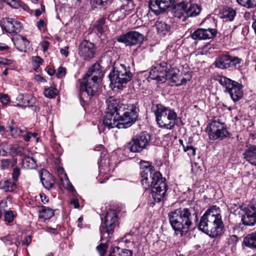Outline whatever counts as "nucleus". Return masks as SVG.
Masks as SVG:
<instances>
[{
  "label": "nucleus",
  "instance_id": "nucleus-1",
  "mask_svg": "<svg viewBox=\"0 0 256 256\" xmlns=\"http://www.w3.org/2000/svg\"><path fill=\"white\" fill-rule=\"evenodd\" d=\"M145 164H146L140 168L142 184L146 189L152 188V194L154 200L160 202L167 190L166 178H162L160 172H156L148 162H145Z\"/></svg>",
  "mask_w": 256,
  "mask_h": 256
},
{
  "label": "nucleus",
  "instance_id": "nucleus-2",
  "mask_svg": "<svg viewBox=\"0 0 256 256\" xmlns=\"http://www.w3.org/2000/svg\"><path fill=\"white\" fill-rule=\"evenodd\" d=\"M170 224L176 234L186 236L190 228L198 220V211L194 208H179L168 214Z\"/></svg>",
  "mask_w": 256,
  "mask_h": 256
},
{
  "label": "nucleus",
  "instance_id": "nucleus-3",
  "mask_svg": "<svg viewBox=\"0 0 256 256\" xmlns=\"http://www.w3.org/2000/svg\"><path fill=\"white\" fill-rule=\"evenodd\" d=\"M224 228L220 209L216 206L209 208L198 224V229L212 238L220 236Z\"/></svg>",
  "mask_w": 256,
  "mask_h": 256
},
{
  "label": "nucleus",
  "instance_id": "nucleus-4",
  "mask_svg": "<svg viewBox=\"0 0 256 256\" xmlns=\"http://www.w3.org/2000/svg\"><path fill=\"white\" fill-rule=\"evenodd\" d=\"M103 76L100 65L96 62L92 65L83 78L80 80V98L86 101L94 96L98 91V85Z\"/></svg>",
  "mask_w": 256,
  "mask_h": 256
},
{
  "label": "nucleus",
  "instance_id": "nucleus-5",
  "mask_svg": "<svg viewBox=\"0 0 256 256\" xmlns=\"http://www.w3.org/2000/svg\"><path fill=\"white\" fill-rule=\"evenodd\" d=\"M156 122L159 127L167 130H172L176 124L178 114L174 110L169 108L162 104H157L152 108Z\"/></svg>",
  "mask_w": 256,
  "mask_h": 256
},
{
  "label": "nucleus",
  "instance_id": "nucleus-6",
  "mask_svg": "<svg viewBox=\"0 0 256 256\" xmlns=\"http://www.w3.org/2000/svg\"><path fill=\"white\" fill-rule=\"evenodd\" d=\"M130 68L124 64H115L108 75L110 84L118 89L124 87L132 78Z\"/></svg>",
  "mask_w": 256,
  "mask_h": 256
},
{
  "label": "nucleus",
  "instance_id": "nucleus-7",
  "mask_svg": "<svg viewBox=\"0 0 256 256\" xmlns=\"http://www.w3.org/2000/svg\"><path fill=\"white\" fill-rule=\"evenodd\" d=\"M201 10V6L192 3L191 0H182L174 6L172 12L174 16L185 22L187 18L198 15Z\"/></svg>",
  "mask_w": 256,
  "mask_h": 256
},
{
  "label": "nucleus",
  "instance_id": "nucleus-8",
  "mask_svg": "<svg viewBox=\"0 0 256 256\" xmlns=\"http://www.w3.org/2000/svg\"><path fill=\"white\" fill-rule=\"evenodd\" d=\"M138 111L135 104H121L117 112L120 122V128H128L132 126L138 118Z\"/></svg>",
  "mask_w": 256,
  "mask_h": 256
},
{
  "label": "nucleus",
  "instance_id": "nucleus-9",
  "mask_svg": "<svg viewBox=\"0 0 256 256\" xmlns=\"http://www.w3.org/2000/svg\"><path fill=\"white\" fill-rule=\"evenodd\" d=\"M216 80L224 88V92H228L234 102L238 101L243 96L242 85L223 76L218 75Z\"/></svg>",
  "mask_w": 256,
  "mask_h": 256
},
{
  "label": "nucleus",
  "instance_id": "nucleus-10",
  "mask_svg": "<svg viewBox=\"0 0 256 256\" xmlns=\"http://www.w3.org/2000/svg\"><path fill=\"white\" fill-rule=\"evenodd\" d=\"M206 132L209 138L212 140H222L230 136L225 124L216 120H214L208 124L206 128Z\"/></svg>",
  "mask_w": 256,
  "mask_h": 256
},
{
  "label": "nucleus",
  "instance_id": "nucleus-11",
  "mask_svg": "<svg viewBox=\"0 0 256 256\" xmlns=\"http://www.w3.org/2000/svg\"><path fill=\"white\" fill-rule=\"evenodd\" d=\"M118 226V216L114 210L108 211L105 216L104 225L100 227V240L110 238L114 229Z\"/></svg>",
  "mask_w": 256,
  "mask_h": 256
},
{
  "label": "nucleus",
  "instance_id": "nucleus-12",
  "mask_svg": "<svg viewBox=\"0 0 256 256\" xmlns=\"http://www.w3.org/2000/svg\"><path fill=\"white\" fill-rule=\"evenodd\" d=\"M170 69V64H168L166 62H156L152 66L148 78L156 80L159 83H164L166 80L167 73Z\"/></svg>",
  "mask_w": 256,
  "mask_h": 256
},
{
  "label": "nucleus",
  "instance_id": "nucleus-13",
  "mask_svg": "<svg viewBox=\"0 0 256 256\" xmlns=\"http://www.w3.org/2000/svg\"><path fill=\"white\" fill-rule=\"evenodd\" d=\"M150 138V136L146 132L134 136L128 144L130 151L134 152H142L148 144Z\"/></svg>",
  "mask_w": 256,
  "mask_h": 256
},
{
  "label": "nucleus",
  "instance_id": "nucleus-14",
  "mask_svg": "<svg viewBox=\"0 0 256 256\" xmlns=\"http://www.w3.org/2000/svg\"><path fill=\"white\" fill-rule=\"evenodd\" d=\"M96 47L88 40H82L78 47V54L84 60L90 61L95 57Z\"/></svg>",
  "mask_w": 256,
  "mask_h": 256
},
{
  "label": "nucleus",
  "instance_id": "nucleus-15",
  "mask_svg": "<svg viewBox=\"0 0 256 256\" xmlns=\"http://www.w3.org/2000/svg\"><path fill=\"white\" fill-rule=\"evenodd\" d=\"M144 35L136 31H130L117 38L119 42L124 43L126 46H132L142 43Z\"/></svg>",
  "mask_w": 256,
  "mask_h": 256
},
{
  "label": "nucleus",
  "instance_id": "nucleus-16",
  "mask_svg": "<svg viewBox=\"0 0 256 256\" xmlns=\"http://www.w3.org/2000/svg\"><path fill=\"white\" fill-rule=\"evenodd\" d=\"M242 61V59L238 57L224 54L216 58L214 66L221 69H226L233 66H236L240 64Z\"/></svg>",
  "mask_w": 256,
  "mask_h": 256
},
{
  "label": "nucleus",
  "instance_id": "nucleus-17",
  "mask_svg": "<svg viewBox=\"0 0 256 256\" xmlns=\"http://www.w3.org/2000/svg\"><path fill=\"white\" fill-rule=\"evenodd\" d=\"M242 210L241 220L242 224L245 226H254L256 224V204L248 205L242 208Z\"/></svg>",
  "mask_w": 256,
  "mask_h": 256
},
{
  "label": "nucleus",
  "instance_id": "nucleus-18",
  "mask_svg": "<svg viewBox=\"0 0 256 256\" xmlns=\"http://www.w3.org/2000/svg\"><path fill=\"white\" fill-rule=\"evenodd\" d=\"M174 2L175 0H150L148 6L152 12L158 15L166 10Z\"/></svg>",
  "mask_w": 256,
  "mask_h": 256
},
{
  "label": "nucleus",
  "instance_id": "nucleus-19",
  "mask_svg": "<svg viewBox=\"0 0 256 256\" xmlns=\"http://www.w3.org/2000/svg\"><path fill=\"white\" fill-rule=\"evenodd\" d=\"M217 34L215 28H198L192 34V38L196 40H202L214 38Z\"/></svg>",
  "mask_w": 256,
  "mask_h": 256
},
{
  "label": "nucleus",
  "instance_id": "nucleus-20",
  "mask_svg": "<svg viewBox=\"0 0 256 256\" xmlns=\"http://www.w3.org/2000/svg\"><path fill=\"white\" fill-rule=\"evenodd\" d=\"M2 24L6 30L9 33H18L22 28L20 22L12 18H3Z\"/></svg>",
  "mask_w": 256,
  "mask_h": 256
},
{
  "label": "nucleus",
  "instance_id": "nucleus-21",
  "mask_svg": "<svg viewBox=\"0 0 256 256\" xmlns=\"http://www.w3.org/2000/svg\"><path fill=\"white\" fill-rule=\"evenodd\" d=\"M104 124L107 126L108 129L117 128H120V118H118V114L106 112V115L103 120Z\"/></svg>",
  "mask_w": 256,
  "mask_h": 256
},
{
  "label": "nucleus",
  "instance_id": "nucleus-22",
  "mask_svg": "<svg viewBox=\"0 0 256 256\" xmlns=\"http://www.w3.org/2000/svg\"><path fill=\"white\" fill-rule=\"evenodd\" d=\"M39 176L43 186L47 190L52 188L54 185V180L52 175L46 170L39 172Z\"/></svg>",
  "mask_w": 256,
  "mask_h": 256
},
{
  "label": "nucleus",
  "instance_id": "nucleus-23",
  "mask_svg": "<svg viewBox=\"0 0 256 256\" xmlns=\"http://www.w3.org/2000/svg\"><path fill=\"white\" fill-rule=\"evenodd\" d=\"M106 112L117 113L119 107L122 104L120 103V100L114 96H110L106 101Z\"/></svg>",
  "mask_w": 256,
  "mask_h": 256
},
{
  "label": "nucleus",
  "instance_id": "nucleus-24",
  "mask_svg": "<svg viewBox=\"0 0 256 256\" xmlns=\"http://www.w3.org/2000/svg\"><path fill=\"white\" fill-rule=\"evenodd\" d=\"M236 15V11L230 7L223 8L220 14V16L222 18L225 19L226 21H232Z\"/></svg>",
  "mask_w": 256,
  "mask_h": 256
},
{
  "label": "nucleus",
  "instance_id": "nucleus-25",
  "mask_svg": "<svg viewBox=\"0 0 256 256\" xmlns=\"http://www.w3.org/2000/svg\"><path fill=\"white\" fill-rule=\"evenodd\" d=\"M0 188L6 192H12L16 188V182L12 180H4L0 182Z\"/></svg>",
  "mask_w": 256,
  "mask_h": 256
},
{
  "label": "nucleus",
  "instance_id": "nucleus-26",
  "mask_svg": "<svg viewBox=\"0 0 256 256\" xmlns=\"http://www.w3.org/2000/svg\"><path fill=\"white\" fill-rule=\"evenodd\" d=\"M17 48L20 52H26L27 46L30 44V42L25 36L19 35L14 42Z\"/></svg>",
  "mask_w": 256,
  "mask_h": 256
},
{
  "label": "nucleus",
  "instance_id": "nucleus-27",
  "mask_svg": "<svg viewBox=\"0 0 256 256\" xmlns=\"http://www.w3.org/2000/svg\"><path fill=\"white\" fill-rule=\"evenodd\" d=\"M158 32L162 36L168 34L170 30V26L162 20H158L156 23Z\"/></svg>",
  "mask_w": 256,
  "mask_h": 256
},
{
  "label": "nucleus",
  "instance_id": "nucleus-28",
  "mask_svg": "<svg viewBox=\"0 0 256 256\" xmlns=\"http://www.w3.org/2000/svg\"><path fill=\"white\" fill-rule=\"evenodd\" d=\"M38 212L39 218L44 220H48L54 214V212L52 209L43 206L40 208Z\"/></svg>",
  "mask_w": 256,
  "mask_h": 256
},
{
  "label": "nucleus",
  "instance_id": "nucleus-29",
  "mask_svg": "<svg viewBox=\"0 0 256 256\" xmlns=\"http://www.w3.org/2000/svg\"><path fill=\"white\" fill-rule=\"evenodd\" d=\"M126 16L124 8H122V7H120V9L116 10L110 14L108 18L112 21H118L124 18Z\"/></svg>",
  "mask_w": 256,
  "mask_h": 256
},
{
  "label": "nucleus",
  "instance_id": "nucleus-30",
  "mask_svg": "<svg viewBox=\"0 0 256 256\" xmlns=\"http://www.w3.org/2000/svg\"><path fill=\"white\" fill-rule=\"evenodd\" d=\"M22 166L25 168L32 169L36 167L35 160L30 156H26L22 160Z\"/></svg>",
  "mask_w": 256,
  "mask_h": 256
},
{
  "label": "nucleus",
  "instance_id": "nucleus-31",
  "mask_svg": "<svg viewBox=\"0 0 256 256\" xmlns=\"http://www.w3.org/2000/svg\"><path fill=\"white\" fill-rule=\"evenodd\" d=\"M19 98L22 100V104L24 106H32L35 104L36 99L31 96L20 95Z\"/></svg>",
  "mask_w": 256,
  "mask_h": 256
},
{
  "label": "nucleus",
  "instance_id": "nucleus-32",
  "mask_svg": "<svg viewBox=\"0 0 256 256\" xmlns=\"http://www.w3.org/2000/svg\"><path fill=\"white\" fill-rule=\"evenodd\" d=\"M16 159H3L0 160L1 170H4L10 167H13L16 164Z\"/></svg>",
  "mask_w": 256,
  "mask_h": 256
},
{
  "label": "nucleus",
  "instance_id": "nucleus-33",
  "mask_svg": "<svg viewBox=\"0 0 256 256\" xmlns=\"http://www.w3.org/2000/svg\"><path fill=\"white\" fill-rule=\"evenodd\" d=\"M244 244L248 247L256 248V239L253 233L248 234L244 238Z\"/></svg>",
  "mask_w": 256,
  "mask_h": 256
},
{
  "label": "nucleus",
  "instance_id": "nucleus-34",
  "mask_svg": "<svg viewBox=\"0 0 256 256\" xmlns=\"http://www.w3.org/2000/svg\"><path fill=\"white\" fill-rule=\"evenodd\" d=\"M105 24V18H101L98 20L96 23L93 26L94 30L98 34H102L104 31Z\"/></svg>",
  "mask_w": 256,
  "mask_h": 256
},
{
  "label": "nucleus",
  "instance_id": "nucleus-35",
  "mask_svg": "<svg viewBox=\"0 0 256 256\" xmlns=\"http://www.w3.org/2000/svg\"><path fill=\"white\" fill-rule=\"evenodd\" d=\"M241 6L247 8H252L256 6V0H236Z\"/></svg>",
  "mask_w": 256,
  "mask_h": 256
},
{
  "label": "nucleus",
  "instance_id": "nucleus-36",
  "mask_svg": "<svg viewBox=\"0 0 256 256\" xmlns=\"http://www.w3.org/2000/svg\"><path fill=\"white\" fill-rule=\"evenodd\" d=\"M112 0H91L90 3L95 8L98 6L102 8L104 6L108 3L110 4Z\"/></svg>",
  "mask_w": 256,
  "mask_h": 256
},
{
  "label": "nucleus",
  "instance_id": "nucleus-37",
  "mask_svg": "<svg viewBox=\"0 0 256 256\" xmlns=\"http://www.w3.org/2000/svg\"><path fill=\"white\" fill-rule=\"evenodd\" d=\"M58 92V91L56 88L50 87L45 90L44 94L47 98H53L57 95Z\"/></svg>",
  "mask_w": 256,
  "mask_h": 256
},
{
  "label": "nucleus",
  "instance_id": "nucleus-38",
  "mask_svg": "<svg viewBox=\"0 0 256 256\" xmlns=\"http://www.w3.org/2000/svg\"><path fill=\"white\" fill-rule=\"evenodd\" d=\"M166 80H169L170 82H176L178 80V74L174 70L171 68L169 70V72L167 73Z\"/></svg>",
  "mask_w": 256,
  "mask_h": 256
},
{
  "label": "nucleus",
  "instance_id": "nucleus-39",
  "mask_svg": "<svg viewBox=\"0 0 256 256\" xmlns=\"http://www.w3.org/2000/svg\"><path fill=\"white\" fill-rule=\"evenodd\" d=\"M132 0H128V4H124L121 7L122 8H124L125 12L126 15L130 14L131 11L134 8V4L132 1Z\"/></svg>",
  "mask_w": 256,
  "mask_h": 256
},
{
  "label": "nucleus",
  "instance_id": "nucleus-40",
  "mask_svg": "<svg viewBox=\"0 0 256 256\" xmlns=\"http://www.w3.org/2000/svg\"><path fill=\"white\" fill-rule=\"evenodd\" d=\"M58 174L60 178L64 184H65V182H69L68 176L63 168H60L58 170Z\"/></svg>",
  "mask_w": 256,
  "mask_h": 256
},
{
  "label": "nucleus",
  "instance_id": "nucleus-41",
  "mask_svg": "<svg viewBox=\"0 0 256 256\" xmlns=\"http://www.w3.org/2000/svg\"><path fill=\"white\" fill-rule=\"evenodd\" d=\"M118 253V256H132V252L131 250H126V249H120L119 248H116Z\"/></svg>",
  "mask_w": 256,
  "mask_h": 256
},
{
  "label": "nucleus",
  "instance_id": "nucleus-42",
  "mask_svg": "<svg viewBox=\"0 0 256 256\" xmlns=\"http://www.w3.org/2000/svg\"><path fill=\"white\" fill-rule=\"evenodd\" d=\"M108 246L105 244H100L96 247V249L98 250L100 256H104L106 252Z\"/></svg>",
  "mask_w": 256,
  "mask_h": 256
},
{
  "label": "nucleus",
  "instance_id": "nucleus-43",
  "mask_svg": "<svg viewBox=\"0 0 256 256\" xmlns=\"http://www.w3.org/2000/svg\"><path fill=\"white\" fill-rule=\"evenodd\" d=\"M4 218L6 222H11L14 218V214L12 211H7L4 214Z\"/></svg>",
  "mask_w": 256,
  "mask_h": 256
},
{
  "label": "nucleus",
  "instance_id": "nucleus-44",
  "mask_svg": "<svg viewBox=\"0 0 256 256\" xmlns=\"http://www.w3.org/2000/svg\"><path fill=\"white\" fill-rule=\"evenodd\" d=\"M238 237L236 235H234V234L230 235L227 238V242L228 244L234 245L237 243V242H238Z\"/></svg>",
  "mask_w": 256,
  "mask_h": 256
},
{
  "label": "nucleus",
  "instance_id": "nucleus-45",
  "mask_svg": "<svg viewBox=\"0 0 256 256\" xmlns=\"http://www.w3.org/2000/svg\"><path fill=\"white\" fill-rule=\"evenodd\" d=\"M20 168L18 167L14 168L12 173V180L14 182H16L20 175Z\"/></svg>",
  "mask_w": 256,
  "mask_h": 256
},
{
  "label": "nucleus",
  "instance_id": "nucleus-46",
  "mask_svg": "<svg viewBox=\"0 0 256 256\" xmlns=\"http://www.w3.org/2000/svg\"><path fill=\"white\" fill-rule=\"evenodd\" d=\"M183 148H184V150L185 152H188L189 150H192V152H188V154L190 155V156H195V154H196V149L192 146H183Z\"/></svg>",
  "mask_w": 256,
  "mask_h": 256
},
{
  "label": "nucleus",
  "instance_id": "nucleus-47",
  "mask_svg": "<svg viewBox=\"0 0 256 256\" xmlns=\"http://www.w3.org/2000/svg\"><path fill=\"white\" fill-rule=\"evenodd\" d=\"M43 60L40 56H36L33 59V65L36 68H38L42 64Z\"/></svg>",
  "mask_w": 256,
  "mask_h": 256
},
{
  "label": "nucleus",
  "instance_id": "nucleus-48",
  "mask_svg": "<svg viewBox=\"0 0 256 256\" xmlns=\"http://www.w3.org/2000/svg\"><path fill=\"white\" fill-rule=\"evenodd\" d=\"M23 132L24 130L16 127L14 130L11 133V135L14 138L20 137Z\"/></svg>",
  "mask_w": 256,
  "mask_h": 256
},
{
  "label": "nucleus",
  "instance_id": "nucleus-49",
  "mask_svg": "<svg viewBox=\"0 0 256 256\" xmlns=\"http://www.w3.org/2000/svg\"><path fill=\"white\" fill-rule=\"evenodd\" d=\"M12 63L13 61L12 60L0 58V64L9 66L12 64Z\"/></svg>",
  "mask_w": 256,
  "mask_h": 256
},
{
  "label": "nucleus",
  "instance_id": "nucleus-50",
  "mask_svg": "<svg viewBox=\"0 0 256 256\" xmlns=\"http://www.w3.org/2000/svg\"><path fill=\"white\" fill-rule=\"evenodd\" d=\"M8 155V152L6 150L3 144H0V157L6 156Z\"/></svg>",
  "mask_w": 256,
  "mask_h": 256
},
{
  "label": "nucleus",
  "instance_id": "nucleus-51",
  "mask_svg": "<svg viewBox=\"0 0 256 256\" xmlns=\"http://www.w3.org/2000/svg\"><path fill=\"white\" fill-rule=\"evenodd\" d=\"M66 74V68L63 67H59L56 76L60 78L64 76Z\"/></svg>",
  "mask_w": 256,
  "mask_h": 256
},
{
  "label": "nucleus",
  "instance_id": "nucleus-52",
  "mask_svg": "<svg viewBox=\"0 0 256 256\" xmlns=\"http://www.w3.org/2000/svg\"><path fill=\"white\" fill-rule=\"evenodd\" d=\"M9 97L7 94H3L0 96V102L4 104H6L9 102Z\"/></svg>",
  "mask_w": 256,
  "mask_h": 256
},
{
  "label": "nucleus",
  "instance_id": "nucleus-53",
  "mask_svg": "<svg viewBox=\"0 0 256 256\" xmlns=\"http://www.w3.org/2000/svg\"><path fill=\"white\" fill-rule=\"evenodd\" d=\"M32 239L30 236H26L24 240L22 242V244L24 246H28L31 242Z\"/></svg>",
  "mask_w": 256,
  "mask_h": 256
},
{
  "label": "nucleus",
  "instance_id": "nucleus-54",
  "mask_svg": "<svg viewBox=\"0 0 256 256\" xmlns=\"http://www.w3.org/2000/svg\"><path fill=\"white\" fill-rule=\"evenodd\" d=\"M45 26V22L43 20H41L37 22V26L38 28L42 30Z\"/></svg>",
  "mask_w": 256,
  "mask_h": 256
},
{
  "label": "nucleus",
  "instance_id": "nucleus-55",
  "mask_svg": "<svg viewBox=\"0 0 256 256\" xmlns=\"http://www.w3.org/2000/svg\"><path fill=\"white\" fill-rule=\"evenodd\" d=\"M49 45L50 43L48 41H44L42 42V46L44 52H46L48 50Z\"/></svg>",
  "mask_w": 256,
  "mask_h": 256
},
{
  "label": "nucleus",
  "instance_id": "nucleus-56",
  "mask_svg": "<svg viewBox=\"0 0 256 256\" xmlns=\"http://www.w3.org/2000/svg\"><path fill=\"white\" fill-rule=\"evenodd\" d=\"M70 204L74 205V208H79L80 204L78 199H72L70 200Z\"/></svg>",
  "mask_w": 256,
  "mask_h": 256
},
{
  "label": "nucleus",
  "instance_id": "nucleus-57",
  "mask_svg": "<svg viewBox=\"0 0 256 256\" xmlns=\"http://www.w3.org/2000/svg\"><path fill=\"white\" fill-rule=\"evenodd\" d=\"M23 151H24L23 148L17 147L16 150H15V154L22 156L24 154Z\"/></svg>",
  "mask_w": 256,
  "mask_h": 256
},
{
  "label": "nucleus",
  "instance_id": "nucleus-58",
  "mask_svg": "<svg viewBox=\"0 0 256 256\" xmlns=\"http://www.w3.org/2000/svg\"><path fill=\"white\" fill-rule=\"evenodd\" d=\"M68 46H66L64 48L60 49V52L61 54L64 55L65 56H68Z\"/></svg>",
  "mask_w": 256,
  "mask_h": 256
},
{
  "label": "nucleus",
  "instance_id": "nucleus-59",
  "mask_svg": "<svg viewBox=\"0 0 256 256\" xmlns=\"http://www.w3.org/2000/svg\"><path fill=\"white\" fill-rule=\"evenodd\" d=\"M30 134L31 132H28L26 135L22 136L26 142L30 141L31 138Z\"/></svg>",
  "mask_w": 256,
  "mask_h": 256
},
{
  "label": "nucleus",
  "instance_id": "nucleus-60",
  "mask_svg": "<svg viewBox=\"0 0 256 256\" xmlns=\"http://www.w3.org/2000/svg\"><path fill=\"white\" fill-rule=\"evenodd\" d=\"M16 150V148L14 146H10V152H8V155L13 156L15 154V150Z\"/></svg>",
  "mask_w": 256,
  "mask_h": 256
},
{
  "label": "nucleus",
  "instance_id": "nucleus-61",
  "mask_svg": "<svg viewBox=\"0 0 256 256\" xmlns=\"http://www.w3.org/2000/svg\"><path fill=\"white\" fill-rule=\"evenodd\" d=\"M66 184H68V186H67V189L69 190V191H71V192H73V191H74V187L72 185V184H70V182H68V183H66Z\"/></svg>",
  "mask_w": 256,
  "mask_h": 256
},
{
  "label": "nucleus",
  "instance_id": "nucleus-62",
  "mask_svg": "<svg viewBox=\"0 0 256 256\" xmlns=\"http://www.w3.org/2000/svg\"><path fill=\"white\" fill-rule=\"evenodd\" d=\"M48 74L50 76H53L55 74V70L53 68H50L48 70Z\"/></svg>",
  "mask_w": 256,
  "mask_h": 256
},
{
  "label": "nucleus",
  "instance_id": "nucleus-63",
  "mask_svg": "<svg viewBox=\"0 0 256 256\" xmlns=\"http://www.w3.org/2000/svg\"><path fill=\"white\" fill-rule=\"evenodd\" d=\"M186 82H187V80L186 78H182L180 82L178 84H177L176 86H180V85L185 84L186 83Z\"/></svg>",
  "mask_w": 256,
  "mask_h": 256
},
{
  "label": "nucleus",
  "instance_id": "nucleus-64",
  "mask_svg": "<svg viewBox=\"0 0 256 256\" xmlns=\"http://www.w3.org/2000/svg\"><path fill=\"white\" fill-rule=\"evenodd\" d=\"M40 197H41L42 201V202L43 203L46 204V202H48V200L46 198V196H44V198H43L42 196H41Z\"/></svg>",
  "mask_w": 256,
  "mask_h": 256
}]
</instances>
